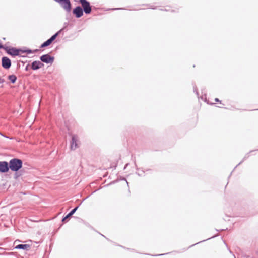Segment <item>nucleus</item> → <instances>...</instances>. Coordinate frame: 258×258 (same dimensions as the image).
I'll use <instances>...</instances> for the list:
<instances>
[{"label":"nucleus","mask_w":258,"mask_h":258,"mask_svg":"<svg viewBox=\"0 0 258 258\" xmlns=\"http://www.w3.org/2000/svg\"><path fill=\"white\" fill-rule=\"evenodd\" d=\"M22 166V162L20 159H13L10 160L9 163V167L10 169L14 171H17L20 169Z\"/></svg>","instance_id":"obj_1"},{"label":"nucleus","mask_w":258,"mask_h":258,"mask_svg":"<svg viewBox=\"0 0 258 258\" xmlns=\"http://www.w3.org/2000/svg\"><path fill=\"white\" fill-rule=\"evenodd\" d=\"M55 1L59 3L60 5L65 9L67 12H70L71 10V3L69 0H54Z\"/></svg>","instance_id":"obj_2"},{"label":"nucleus","mask_w":258,"mask_h":258,"mask_svg":"<svg viewBox=\"0 0 258 258\" xmlns=\"http://www.w3.org/2000/svg\"><path fill=\"white\" fill-rule=\"evenodd\" d=\"M85 13L89 14L91 11V8L89 2L86 0H80Z\"/></svg>","instance_id":"obj_3"},{"label":"nucleus","mask_w":258,"mask_h":258,"mask_svg":"<svg viewBox=\"0 0 258 258\" xmlns=\"http://www.w3.org/2000/svg\"><path fill=\"white\" fill-rule=\"evenodd\" d=\"M40 59L42 61L46 63H52L54 60V58L48 54H46L41 56Z\"/></svg>","instance_id":"obj_4"},{"label":"nucleus","mask_w":258,"mask_h":258,"mask_svg":"<svg viewBox=\"0 0 258 258\" xmlns=\"http://www.w3.org/2000/svg\"><path fill=\"white\" fill-rule=\"evenodd\" d=\"M78 137L76 135H73L72 137V140L71 142L70 146L71 150H75L78 148Z\"/></svg>","instance_id":"obj_5"},{"label":"nucleus","mask_w":258,"mask_h":258,"mask_svg":"<svg viewBox=\"0 0 258 258\" xmlns=\"http://www.w3.org/2000/svg\"><path fill=\"white\" fill-rule=\"evenodd\" d=\"M60 31L58 32L57 33H56L55 34H54V35H53L50 39H49L48 40H47L46 42H45L44 43H43L42 45H41V47H46V46H49V45H50V44L52 42V41L53 40H55V39L56 38V37L57 36L58 33H59Z\"/></svg>","instance_id":"obj_6"},{"label":"nucleus","mask_w":258,"mask_h":258,"mask_svg":"<svg viewBox=\"0 0 258 258\" xmlns=\"http://www.w3.org/2000/svg\"><path fill=\"white\" fill-rule=\"evenodd\" d=\"M9 170L8 164L6 162H0V172H6Z\"/></svg>","instance_id":"obj_7"},{"label":"nucleus","mask_w":258,"mask_h":258,"mask_svg":"<svg viewBox=\"0 0 258 258\" xmlns=\"http://www.w3.org/2000/svg\"><path fill=\"white\" fill-rule=\"evenodd\" d=\"M73 13L76 15V17L79 18L83 15V10L80 7H76L73 10Z\"/></svg>","instance_id":"obj_8"},{"label":"nucleus","mask_w":258,"mask_h":258,"mask_svg":"<svg viewBox=\"0 0 258 258\" xmlns=\"http://www.w3.org/2000/svg\"><path fill=\"white\" fill-rule=\"evenodd\" d=\"M2 66L6 69H8L11 66L10 60L6 57H3L2 59Z\"/></svg>","instance_id":"obj_9"},{"label":"nucleus","mask_w":258,"mask_h":258,"mask_svg":"<svg viewBox=\"0 0 258 258\" xmlns=\"http://www.w3.org/2000/svg\"><path fill=\"white\" fill-rule=\"evenodd\" d=\"M43 66V64L39 61H34L32 64V69L33 70H37Z\"/></svg>","instance_id":"obj_10"},{"label":"nucleus","mask_w":258,"mask_h":258,"mask_svg":"<svg viewBox=\"0 0 258 258\" xmlns=\"http://www.w3.org/2000/svg\"><path fill=\"white\" fill-rule=\"evenodd\" d=\"M16 249H22L26 250H28L30 248V246L29 244H19L15 247Z\"/></svg>","instance_id":"obj_11"},{"label":"nucleus","mask_w":258,"mask_h":258,"mask_svg":"<svg viewBox=\"0 0 258 258\" xmlns=\"http://www.w3.org/2000/svg\"><path fill=\"white\" fill-rule=\"evenodd\" d=\"M78 209V207L73 209L63 219L62 221H64L70 217Z\"/></svg>","instance_id":"obj_12"},{"label":"nucleus","mask_w":258,"mask_h":258,"mask_svg":"<svg viewBox=\"0 0 258 258\" xmlns=\"http://www.w3.org/2000/svg\"><path fill=\"white\" fill-rule=\"evenodd\" d=\"M8 53L13 55H17L19 54L18 50L14 48L10 49L8 50Z\"/></svg>","instance_id":"obj_13"},{"label":"nucleus","mask_w":258,"mask_h":258,"mask_svg":"<svg viewBox=\"0 0 258 258\" xmlns=\"http://www.w3.org/2000/svg\"><path fill=\"white\" fill-rule=\"evenodd\" d=\"M8 79L10 80V81L12 83H14L16 82V81L17 77H16V76H15L14 75H10L8 77Z\"/></svg>","instance_id":"obj_14"},{"label":"nucleus","mask_w":258,"mask_h":258,"mask_svg":"<svg viewBox=\"0 0 258 258\" xmlns=\"http://www.w3.org/2000/svg\"><path fill=\"white\" fill-rule=\"evenodd\" d=\"M4 82V79H0V83H3Z\"/></svg>","instance_id":"obj_15"},{"label":"nucleus","mask_w":258,"mask_h":258,"mask_svg":"<svg viewBox=\"0 0 258 258\" xmlns=\"http://www.w3.org/2000/svg\"><path fill=\"white\" fill-rule=\"evenodd\" d=\"M27 51L28 52V53L31 52V51L30 50H27Z\"/></svg>","instance_id":"obj_16"},{"label":"nucleus","mask_w":258,"mask_h":258,"mask_svg":"<svg viewBox=\"0 0 258 258\" xmlns=\"http://www.w3.org/2000/svg\"><path fill=\"white\" fill-rule=\"evenodd\" d=\"M215 100H216V101H219L218 99H217V98H216V99H215Z\"/></svg>","instance_id":"obj_17"}]
</instances>
